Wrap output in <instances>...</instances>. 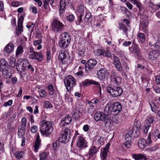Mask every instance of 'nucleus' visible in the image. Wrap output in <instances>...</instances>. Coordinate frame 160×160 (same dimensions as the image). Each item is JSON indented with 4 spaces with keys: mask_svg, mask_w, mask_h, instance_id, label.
Segmentation results:
<instances>
[{
    "mask_svg": "<svg viewBox=\"0 0 160 160\" xmlns=\"http://www.w3.org/2000/svg\"><path fill=\"white\" fill-rule=\"evenodd\" d=\"M116 68L119 71L122 70V68L121 67V63L120 61L113 63Z\"/></svg>",
    "mask_w": 160,
    "mask_h": 160,
    "instance_id": "nucleus-41",
    "label": "nucleus"
},
{
    "mask_svg": "<svg viewBox=\"0 0 160 160\" xmlns=\"http://www.w3.org/2000/svg\"><path fill=\"white\" fill-rule=\"evenodd\" d=\"M158 51L156 50H152L149 52L148 58L152 60H154L157 57Z\"/></svg>",
    "mask_w": 160,
    "mask_h": 160,
    "instance_id": "nucleus-27",
    "label": "nucleus"
},
{
    "mask_svg": "<svg viewBox=\"0 0 160 160\" xmlns=\"http://www.w3.org/2000/svg\"><path fill=\"white\" fill-rule=\"evenodd\" d=\"M92 15L90 12L89 11H86L85 15V18L89 21L91 19Z\"/></svg>",
    "mask_w": 160,
    "mask_h": 160,
    "instance_id": "nucleus-52",
    "label": "nucleus"
},
{
    "mask_svg": "<svg viewBox=\"0 0 160 160\" xmlns=\"http://www.w3.org/2000/svg\"><path fill=\"white\" fill-rule=\"evenodd\" d=\"M120 90L121 89L122 90V89L121 88V87L120 86H114L113 88H112L111 87H109L107 88V90Z\"/></svg>",
    "mask_w": 160,
    "mask_h": 160,
    "instance_id": "nucleus-58",
    "label": "nucleus"
},
{
    "mask_svg": "<svg viewBox=\"0 0 160 160\" xmlns=\"http://www.w3.org/2000/svg\"><path fill=\"white\" fill-rule=\"evenodd\" d=\"M105 111L109 113L113 112L115 114H118L122 110L121 104L118 102L112 103H108L105 106Z\"/></svg>",
    "mask_w": 160,
    "mask_h": 160,
    "instance_id": "nucleus-2",
    "label": "nucleus"
},
{
    "mask_svg": "<svg viewBox=\"0 0 160 160\" xmlns=\"http://www.w3.org/2000/svg\"><path fill=\"white\" fill-rule=\"evenodd\" d=\"M58 58L60 62L64 64H67L70 61L68 51L66 50H61L59 52Z\"/></svg>",
    "mask_w": 160,
    "mask_h": 160,
    "instance_id": "nucleus-3",
    "label": "nucleus"
},
{
    "mask_svg": "<svg viewBox=\"0 0 160 160\" xmlns=\"http://www.w3.org/2000/svg\"><path fill=\"white\" fill-rule=\"evenodd\" d=\"M95 143V145H97L99 148L103 144V139L101 138V136H98L95 137L93 143Z\"/></svg>",
    "mask_w": 160,
    "mask_h": 160,
    "instance_id": "nucleus-21",
    "label": "nucleus"
},
{
    "mask_svg": "<svg viewBox=\"0 0 160 160\" xmlns=\"http://www.w3.org/2000/svg\"><path fill=\"white\" fill-rule=\"evenodd\" d=\"M70 43V42L60 39V41L59 42L58 44L60 48L63 49H65L68 47Z\"/></svg>",
    "mask_w": 160,
    "mask_h": 160,
    "instance_id": "nucleus-25",
    "label": "nucleus"
},
{
    "mask_svg": "<svg viewBox=\"0 0 160 160\" xmlns=\"http://www.w3.org/2000/svg\"><path fill=\"white\" fill-rule=\"evenodd\" d=\"M29 58L31 59H35L38 62L42 61L43 56L42 52H35L33 47L30 48Z\"/></svg>",
    "mask_w": 160,
    "mask_h": 160,
    "instance_id": "nucleus-6",
    "label": "nucleus"
},
{
    "mask_svg": "<svg viewBox=\"0 0 160 160\" xmlns=\"http://www.w3.org/2000/svg\"><path fill=\"white\" fill-rule=\"evenodd\" d=\"M65 100L66 103H67L68 104L72 103V98L69 97H67L66 96Z\"/></svg>",
    "mask_w": 160,
    "mask_h": 160,
    "instance_id": "nucleus-57",
    "label": "nucleus"
},
{
    "mask_svg": "<svg viewBox=\"0 0 160 160\" xmlns=\"http://www.w3.org/2000/svg\"><path fill=\"white\" fill-rule=\"evenodd\" d=\"M51 52L50 49H47L46 52L47 58L48 60H50L51 59Z\"/></svg>",
    "mask_w": 160,
    "mask_h": 160,
    "instance_id": "nucleus-61",
    "label": "nucleus"
},
{
    "mask_svg": "<svg viewBox=\"0 0 160 160\" xmlns=\"http://www.w3.org/2000/svg\"><path fill=\"white\" fill-rule=\"evenodd\" d=\"M133 158H134L136 160H142L144 158H146L143 155L138 154H135L133 155Z\"/></svg>",
    "mask_w": 160,
    "mask_h": 160,
    "instance_id": "nucleus-40",
    "label": "nucleus"
},
{
    "mask_svg": "<svg viewBox=\"0 0 160 160\" xmlns=\"http://www.w3.org/2000/svg\"><path fill=\"white\" fill-rule=\"evenodd\" d=\"M154 117L153 116L148 117L147 118V121H146L145 122H148L150 124H152L154 121Z\"/></svg>",
    "mask_w": 160,
    "mask_h": 160,
    "instance_id": "nucleus-50",
    "label": "nucleus"
},
{
    "mask_svg": "<svg viewBox=\"0 0 160 160\" xmlns=\"http://www.w3.org/2000/svg\"><path fill=\"white\" fill-rule=\"evenodd\" d=\"M97 63V62L96 59H90L87 62L86 64L88 65L87 67H86V70L88 68L89 69L91 70L92 69Z\"/></svg>",
    "mask_w": 160,
    "mask_h": 160,
    "instance_id": "nucleus-18",
    "label": "nucleus"
},
{
    "mask_svg": "<svg viewBox=\"0 0 160 160\" xmlns=\"http://www.w3.org/2000/svg\"><path fill=\"white\" fill-rule=\"evenodd\" d=\"M133 131L130 130L127 132L125 138L126 142L124 145L128 148H130L131 146V141L133 136Z\"/></svg>",
    "mask_w": 160,
    "mask_h": 160,
    "instance_id": "nucleus-11",
    "label": "nucleus"
},
{
    "mask_svg": "<svg viewBox=\"0 0 160 160\" xmlns=\"http://www.w3.org/2000/svg\"><path fill=\"white\" fill-rule=\"evenodd\" d=\"M71 135L70 130L67 128L62 131L61 133V137H60V142L62 143H67L70 139Z\"/></svg>",
    "mask_w": 160,
    "mask_h": 160,
    "instance_id": "nucleus-5",
    "label": "nucleus"
},
{
    "mask_svg": "<svg viewBox=\"0 0 160 160\" xmlns=\"http://www.w3.org/2000/svg\"><path fill=\"white\" fill-rule=\"evenodd\" d=\"M64 83L67 90H71L76 84L75 78L71 75L67 76L65 78Z\"/></svg>",
    "mask_w": 160,
    "mask_h": 160,
    "instance_id": "nucleus-7",
    "label": "nucleus"
},
{
    "mask_svg": "<svg viewBox=\"0 0 160 160\" xmlns=\"http://www.w3.org/2000/svg\"><path fill=\"white\" fill-rule=\"evenodd\" d=\"M30 9H32V12L34 14H36L37 13L38 10L36 7L31 6L30 7Z\"/></svg>",
    "mask_w": 160,
    "mask_h": 160,
    "instance_id": "nucleus-64",
    "label": "nucleus"
},
{
    "mask_svg": "<svg viewBox=\"0 0 160 160\" xmlns=\"http://www.w3.org/2000/svg\"><path fill=\"white\" fill-rule=\"evenodd\" d=\"M2 77L5 79L10 78L12 76V71L10 68L0 71Z\"/></svg>",
    "mask_w": 160,
    "mask_h": 160,
    "instance_id": "nucleus-15",
    "label": "nucleus"
},
{
    "mask_svg": "<svg viewBox=\"0 0 160 160\" xmlns=\"http://www.w3.org/2000/svg\"><path fill=\"white\" fill-rule=\"evenodd\" d=\"M72 118L70 116L67 115L65 117L64 120L62 121L60 123V125L62 127H63L66 124H69L71 122Z\"/></svg>",
    "mask_w": 160,
    "mask_h": 160,
    "instance_id": "nucleus-20",
    "label": "nucleus"
},
{
    "mask_svg": "<svg viewBox=\"0 0 160 160\" xmlns=\"http://www.w3.org/2000/svg\"><path fill=\"white\" fill-rule=\"evenodd\" d=\"M105 51L102 49H98L97 51V54L98 56L103 55V56H104V55H105Z\"/></svg>",
    "mask_w": 160,
    "mask_h": 160,
    "instance_id": "nucleus-55",
    "label": "nucleus"
},
{
    "mask_svg": "<svg viewBox=\"0 0 160 160\" xmlns=\"http://www.w3.org/2000/svg\"><path fill=\"white\" fill-rule=\"evenodd\" d=\"M118 28L120 31H122L126 35L127 37H128V28L123 23H120Z\"/></svg>",
    "mask_w": 160,
    "mask_h": 160,
    "instance_id": "nucleus-29",
    "label": "nucleus"
},
{
    "mask_svg": "<svg viewBox=\"0 0 160 160\" xmlns=\"http://www.w3.org/2000/svg\"><path fill=\"white\" fill-rule=\"evenodd\" d=\"M78 138L77 141V146L78 148H83L87 147V142L86 141L84 138L79 134L78 132H76L73 138V140L75 139Z\"/></svg>",
    "mask_w": 160,
    "mask_h": 160,
    "instance_id": "nucleus-4",
    "label": "nucleus"
},
{
    "mask_svg": "<svg viewBox=\"0 0 160 160\" xmlns=\"http://www.w3.org/2000/svg\"><path fill=\"white\" fill-rule=\"evenodd\" d=\"M59 142H56L54 143H53L52 144V147L53 149L55 151V153H56V152L57 150H58L59 147L58 145H59ZM57 155V153L56 154Z\"/></svg>",
    "mask_w": 160,
    "mask_h": 160,
    "instance_id": "nucleus-49",
    "label": "nucleus"
},
{
    "mask_svg": "<svg viewBox=\"0 0 160 160\" xmlns=\"http://www.w3.org/2000/svg\"><path fill=\"white\" fill-rule=\"evenodd\" d=\"M9 68L7 61L2 58L0 60V71Z\"/></svg>",
    "mask_w": 160,
    "mask_h": 160,
    "instance_id": "nucleus-19",
    "label": "nucleus"
},
{
    "mask_svg": "<svg viewBox=\"0 0 160 160\" xmlns=\"http://www.w3.org/2000/svg\"><path fill=\"white\" fill-rule=\"evenodd\" d=\"M105 54V55L104 56L108 57L112 59V58H113V56H115L114 54L108 52H106Z\"/></svg>",
    "mask_w": 160,
    "mask_h": 160,
    "instance_id": "nucleus-62",
    "label": "nucleus"
},
{
    "mask_svg": "<svg viewBox=\"0 0 160 160\" xmlns=\"http://www.w3.org/2000/svg\"><path fill=\"white\" fill-rule=\"evenodd\" d=\"M24 154V152L22 151L16 152L14 154V156L18 159H20L22 158Z\"/></svg>",
    "mask_w": 160,
    "mask_h": 160,
    "instance_id": "nucleus-39",
    "label": "nucleus"
},
{
    "mask_svg": "<svg viewBox=\"0 0 160 160\" xmlns=\"http://www.w3.org/2000/svg\"><path fill=\"white\" fill-rule=\"evenodd\" d=\"M24 62L27 64V66L28 69H31V71L32 72L34 71V69L32 68V65L29 64L28 61L27 60H24L22 59H20L17 62L16 67H17V65L18 66L19 65L24 66L23 64Z\"/></svg>",
    "mask_w": 160,
    "mask_h": 160,
    "instance_id": "nucleus-17",
    "label": "nucleus"
},
{
    "mask_svg": "<svg viewBox=\"0 0 160 160\" xmlns=\"http://www.w3.org/2000/svg\"><path fill=\"white\" fill-rule=\"evenodd\" d=\"M148 4L149 6L153 10L154 12L156 11L158 9V7L155 5L152 2H149Z\"/></svg>",
    "mask_w": 160,
    "mask_h": 160,
    "instance_id": "nucleus-46",
    "label": "nucleus"
},
{
    "mask_svg": "<svg viewBox=\"0 0 160 160\" xmlns=\"http://www.w3.org/2000/svg\"><path fill=\"white\" fill-rule=\"evenodd\" d=\"M153 133H151V132H149L148 134V138L147 139V140H146V143L147 144V145L149 146L150 145L152 142V141L151 140V135L153 134Z\"/></svg>",
    "mask_w": 160,
    "mask_h": 160,
    "instance_id": "nucleus-43",
    "label": "nucleus"
},
{
    "mask_svg": "<svg viewBox=\"0 0 160 160\" xmlns=\"http://www.w3.org/2000/svg\"><path fill=\"white\" fill-rule=\"evenodd\" d=\"M151 125L148 122H145L143 127V132L145 134H147L149 128Z\"/></svg>",
    "mask_w": 160,
    "mask_h": 160,
    "instance_id": "nucleus-36",
    "label": "nucleus"
},
{
    "mask_svg": "<svg viewBox=\"0 0 160 160\" xmlns=\"http://www.w3.org/2000/svg\"><path fill=\"white\" fill-rule=\"evenodd\" d=\"M84 51L83 50H78L77 52L78 57L79 58H82L85 56Z\"/></svg>",
    "mask_w": 160,
    "mask_h": 160,
    "instance_id": "nucleus-54",
    "label": "nucleus"
},
{
    "mask_svg": "<svg viewBox=\"0 0 160 160\" xmlns=\"http://www.w3.org/2000/svg\"><path fill=\"white\" fill-rule=\"evenodd\" d=\"M129 62V60L126 57H124L122 59V65L126 71H128L129 69L128 64Z\"/></svg>",
    "mask_w": 160,
    "mask_h": 160,
    "instance_id": "nucleus-33",
    "label": "nucleus"
},
{
    "mask_svg": "<svg viewBox=\"0 0 160 160\" xmlns=\"http://www.w3.org/2000/svg\"><path fill=\"white\" fill-rule=\"evenodd\" d=\"M22 4V2L18 1H13L11 3V5L13 7H17Z\"/></svg>",
    "mask_w": 160,
    "mask_h": 160,
    "instance_id": "nucleus-48",
    "label": "nucleus"
},
{
    "mask_svg": "<svg viewBox=\"0 0 160 160\" xmlns=\"http://www.w3.org/2000/svg\"><path fill=\"white\" fill-rule=\"evenodd\" d=\"M76 10L77 12L80 15L83 16L84 13V7L83 5H81L78 7Z\"/></svg>",
    "mask_w": 160,
    "mask_h": 160,
    "instance_id": "nucleus-32",
    "label": "nucleus"
},
{
    "mask_svg": "<svg viewBox=\"0 0 160 160\" xmlns=\"http://www.w3.org/2000/svg\"><path fill=\"white\" fill-rule=\"evenodd\" d=\"M137 39L139 41L142 43L145 42V36L144 34L142 33H139L138 34Z\"/></svg>",
    "mask_w": 160,
    "mask_h": 160,
    "instance_id": "nucleus-35",
    "label": "nucleus"
},
{
    "mask_svg": "<svg viewBox=\"0 0 160 160\" xmlns=\"http://www.w3.org/2000/svg\"><path fill=\"white\" fill-rule=\"evenodd\" d=\"M62 38L61 39L62 40L66 41L68 42H70L71 38L69 33L67 32H64L61 35Z\"/></svg>",
    "mask_w": 160,
    "mask_h": 160,
    "instance_id": "nucleus-23",
    "label": "nucleus"
},
{
    "mask_svg": "<svg viewBox=\"0 0 160 160\" xmlns=\"http://www.w3.org/2000/svg\"><path fill=\"white\" fill-rule=\"evenodd\" d=\"M146 140L143 138L139 139L138 141V145L139 147L141 149H144L147 146Z\"/></svg>",
    "mask_w": 160,
    "mask_h": 160,
    "instance_id": "nucleus-22",
    "label": "nucleus"
},
{
    "mask_svg": "<svg viewBox=\"0 0 160 160\" xmlns=\"http://www.w3.org/2000/svg\"><path fill=\"white\" fill-rule=\"evenodd\" d=\"M158 149V148L156 145H154L148 148V149L150 151L152 152L157 150Z\"/></svg>",
    "mask_w": 160,
    "mask_h": 160,
    "instance_id": "nucleus-63",
    "label": "nucleus"
},
{
    "mask_svg": "<svg viewBox=\"0 0 160 160\" xmlns=\"http://www.w3.org/2000/svg\"><path fill=\"white\" fill-rule=\"evenodd\" d=\"M14 46L12 43H9L7 44L4 48V54L7 56L12 53L14 49Z\"/></svg>",
    "mask_w": 160,
    "mask_h": 160,
    "instance_id": "nucleus-16",
    "label": "nucleus"
},
{
    "mask_svg": "<svg viewBox=\"0 0 160 160\" xmlns=\"http://www.w3.org/2000/svg\"><path fill=\"white\" fill-rule=\"evenodd\" d=\"M113 79L114 82L117 85H119L121 82V78L120 77H115Z\"/></svg>",
    "mask_w": 160,
    "mask_h": 160,
    "instance_id": "nucleus-45",
    "label": "nucleus"
},
{
    "mask_svg": "<svg viewBox=\"0 0 160 160\" xmlns=\"http://www.w3.org/2000/svg\"><path fill=\"white\" fill-rule=\"evenodd\" d=\"M67 19L69 21L72 22L74 21V17L72 14L70 15L67 17Z\"/></svg>",
    "mask_w": 160,
    "mask_h": 160,
    "instance_id": "nucleus-56",
    "label": "nucleus"
},
{
    "mask_svg": "<svg viewBox=\"0 0 160 160\" xmlns=\"http://www.w3.org/2000/svg\"><path fill=\"white\" fill-rule=\"evenodd\" d=\"M99 148V147L95 146L91 147L89 149V152L87 154L84 156L83 158H86L87 160H89L92 156L98 152Z\"/></svg>",
    "mask_w": 160,
    "mask_h": 160,
    "instance_id": "nucleus-10",
    "label": "nucleus"
},
{
    "mask_svg": "<svg viewBox=\"0 0 160 160\" xmlns=\"http://www.w3.org/2000/svg\"><path fill=\"white\" fill-rule=\"evenodd\" d=\"M113 97H117L120 96L123 92V91H107Z\"/></svg>",
    "mask_w": 160,
    "mask_h": 160,
    "instance_id": "nucleus-26",
    "label": "nucleus"
},
{
    "mask_svg": "<svg viewBox=\"0 0 160 160\" xmlns=\"http://www.w3.org/2000/svg\"><path fill=\"white\" fill-rule=\"evenodd\" d=\"M49 155V153L43 152L40 153L39 157L40 160H46Z\"/></svg>",
    "mask_w": 160,
    "mask_h": 160,
    "instance_id": "nucleus-37",
    "label": "nucleus"
},
{
    "mask_svg": "<svg viewBox=\"0 0 160 160\" xmlns=\"http://www.w3.org/2000/svg\"><path fill=\"white\" fill-rule=\"evenodd\" d=\"M40 136L39 134H37L36 139V142L34 145V150L35 152H37L40 147V141L39 139Z\"/></svg>",
    "mask_w": 160,
    "mask_h": 160,
    "instance_id": "nucleus-28",
    "label": "nucleus"
},
{
    "mask_svg": "<svg viewBox=\"0 0 160 160\" xmlns=\"http://www.w3.org/2000/svg\"><path fill=\"white\" fill-rule=\"evenodd\" d=\"M64 24L56 19L53 20L52 23V29L54 32H58L64 27Z\"/></svg>",
    "mask_w": 160,
    "mask_h": 160,
    "instance_id": "nucleus-8",
    "label": "nucleus"
},
{
    "mask_svg": "<svg viewBox=\"0 0 160 160\" xmlns=\"http://www.w3.org/2000/svg\"><path fill=\"white\" fill-rule=\"evenodd\" d=\"M38 128L37 126H33L31 128L30 130L31 132L33 133H36L37 132Z\"/></svg>",
    "mask_w": 160,
    "mask_h": 160,
    "instance_id": "nucleus-59",
    "label": "nucleus"
},
{
    "mask_svg": "<svg viewBox=\"0 0 160 160\" xmlns=\"http://www.w3.org/2000/svg\"><path fill=\"white\" fill-rule=\"evenodd\" d=\"M110 146V143L108 142L104 148H102L101 149L100 155L101 157L103 158V159L106 158L108 153V149Z\"/></svg>",
    "mask_w": 160,
    "mask_h": 160,
    "instance_id": "nucleus-14",
    "label": "nucleus"
},
{
    "mask_svg": "<svg viewBox=\"0 0 160 160\" xmlns=\"http://www.w3.org/2000/svg\"><path fill=\"white\" fill-rule=\"evenodd\" d=\"M18 28L16 30V34L19 36L21 34V32L23 31L22 26L18 25Z\"/></svg>",
    "mask_w": 160,
    "mask_h": 160,
    "instance_id": "nucleus-42",
    "label": "nucleus"
},
{
    "mask_svg": "<svg viewBox=\"0 0 160 160\" xmlns=\"http://www.w3.org/2000/svg\"><path fill=\"white\" fill-rule=\"evenodd\" d=\"M38 92L41 97L43 98L46 96V93L45 91H38Z\"/></svg>",
    "mask_w": 160,
    "mask_h": 160,
    "instance_id": "nucleus-60",
    "label": "nucleus"
},
{
    "mask_svg": "<svg viewBox=\"0 0 160 160\" xmlns=\"http://www.w3.org/2000/svg\"><path fill=\"white\" fill-rule=\"evenodd\" d=\"M24 50L21 46H19L17 48L16 52V56L17 57H19L22 54Z\"/></svg>",
    "mask_w": 160,
    "mask_h": 160,
    "instance_id": "nucleus-30",
    "label": "nucleus"
},
{
    "mask_svg": "<svg viewBox=\"0 0 160 160\" xmlns=\"http://www.w3.org/2000/svg\"><path fill=\"white\" fill-rule=\"evenodd\" d=\"M91 84L95 85L96 88H98L99 90H101V88L99 83L92 80H86L85 81L81 83L80 84V85L81 87H84ZM82 89L81 88V89Z\"/></svg>",
    "mask_w": 160,
    "mask_h": 160,
    "instance_id": "nucleus-9",
    "label": "nucleus"
},
{
    "mask_svg": "<svg viewBox=\"0 0 160 160\" xmlns=\"http://www.w3.org/2000/svg\"><path fill=\"white\" fill-rule=\"evenodd\" d=\"M43 106L46 108H52V105L51 102L46 101L44 102Z\"/></svg>",
    "mask_w": 160,
    "mask_h": 160,
    "instance_id": "nucleus-44",
    "label": "nucleus"
},
{
    "mask_svg": "<svg viewBox=\"0 0 160 160\" xmlns=\"http://www.w3.org/2000/svg\"><path fill=\"white\" fill-rule=\"evenodd\" d=\"M15 61V59L13 58H10L9 64L11 67L13 68L15 66L16 64Z\"/></svg>",
    "mask_w": 160,
    "mask_h": 160,
    "instance_id": "nucleus-47",
    "label": "nucleus"
},
{
    "mask_svg": "<svg viewBox=\"0 0 160 160\" xmlns=\"http://www.w3.org/2000/svg\"><path fill=\"white\" fill-rule=\"evenodd\" d=\"M94 120L96 122L101 121L105 122L108 119V116L105 113L102 112H96L94 115Z\"/></svg>",
    "mask_w": 160,
    "mask_h": 160,
    "instance_id": "nucleus-12",
    "label": "nucleus"
},
{
    "mask_svg": "<svg viewBox=\"0 0 160 160\" xmlns=\"http://www.w3.org/2000/svg\"><path fill=\"white\" fill-rule=\"evenodd\" d=\"M28 74L29 72L26 69H23L20 72L21 77L23 79L25 78H27Z\"/></svg>",
    "mask_w": 160,
    "mask_h": 160,
    "instance_id": "nucleus-34",
    "label": "nucleus"
},
{
    "mask_svg": "<svg viewBox=\"0 0 160 160\" xmlns=\"http://www.w3.org/2000/svg\"><path fill=\"white\" fill-rule=\"evenodd\" d=\"M66 3L65 0H61L60 2V8L59 11L61 13V11H62L65 8Z\"/></svg>",
    "mask_w": 160,
    "mask_h": 160,
    "instance_id": "nucleus-38",
    "label": "nucleus"
},
{
    "mask_svg": "<svg viewBox=\"0 0 160 160\" xmlns=\"http://www.w3.org/2000/svg\"><path fill=\"white\" fill-rule=\"evenodd\" d=\"M147 17L146 16L145 19L141 21V27L142 29L144 31L146 30L148 25V21L147 20Z\"/></svg>",
    "mask_w": 160,
    "mask_h": 160,
    "instance_id": "nucleus-24",
    "label": "nucleus"
},
{
    "mask_svg": "<svg viewBox=\"0 0 160 160\" xmlns=\"http://www.w3.org/2000/svg\"><path fill=\"white\" fill-rule=\"evenodd\" d=\"M25 131L19 130V129L18 130V135L19 138H22L24 137V135L25 134Z\"/></svg>",
    "mask_w": 160,
    "mask_h": 160,
    "instance_id": "nucleus-53",
    "label": "nucleus"
},
{
    "mask_svg": "<svg viewBox=\"0 0 160 160\" xmlns=\"http://www.w3.org/2000/svg\"><path fill=\"white\" fill-rule=\"evenodd\" d=\"M25 15H22L19 18L18 21V25L22 26V24L24 19Z\"/></svg>",
    "mask_w": 160,
    "mask_h": 160,
    "instance_id": "nucleus-51",
    "label": "nucleus"
},
{
    "mask_svg": "<svg viewBox=\"0 0 160 160\" xmlns=\"http://www.w3.org/2000/svg\"><path fill=\"white\" fill-rule=\"evenodd\" d=\"M138 46L137 45H133L132 47L129 48L131 52H133L136 54L137 55H139V51L138 48Z\"/></svg>",
    "mask_w": 160,
    "mask_h": 160,
    "instance_id": "nucleus-31",
    "label": "nucleus"
},
{
    "mask_svg": "<svg viewBox=\"0 0 160 160\" xmlns=\"http://www.w3.org/2000/svg\"><path fill=\"white\" fill-rule=\"evenodd\" d=\"M41 127L40 132L44 135L48 136L51 134L53 130L52 122L44 120L41 122Z\"/></svg>",
    "mask_w": 160,
    "mask_h": 160,
    "instance_id": "nucleus-1",
    "label": "nucleus"
},
{
    "mask_svg": "<svg viewBox=\"0 0 160 160\" xmlns=\"http://www.w3.org/2000/svg\"><path fill=\"white\" fill-rule=\"evenodd\" d=\"M98 78L101 80H103L107 78L109 72L105 68H100L97 72V73Z\"/></svg>",
    "mask_w": 160,
    "mask_h": 160,
    "instance_id": "nucleus-13",
    "label": "nucleus"
}]
</instances>
